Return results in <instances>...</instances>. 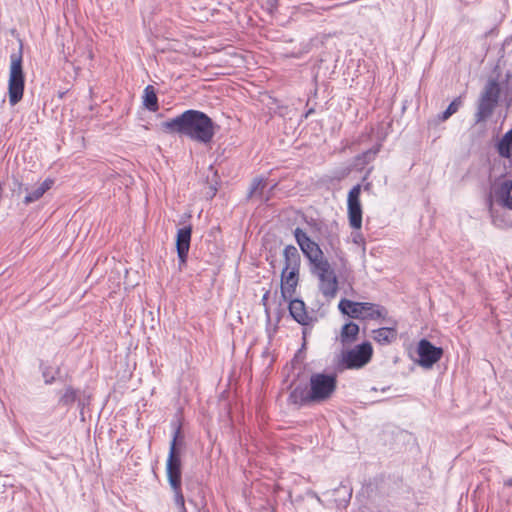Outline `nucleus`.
Instances as JSON below:
<instances>
[{"label":"nucleus","mask_w":512,"mask_h":512,"mask_svg":"<svg viewBox=\"0 0 512 512\" xmlns=\"http://www.w3.org/2000/svg\"><path fill=\"white\" fill-rule=\"evenodd\" d=\"M277 0H267V6L270 11L276 8Z\"/></svg>","instance_id":"cd10ccee"},{"label":"nucleus","mask_w":512,"mask_h":512,"mask_svg":"<svg viewBox=\"0 0 512 512\" xmlns=\"http://www.w3.org/2000/svg\"><path fill=\"white\" fill-rule=\"evenodd\" d=\"M417 353L419 355L418 364L428 369L441 359L443 350L435 347L428 340L422 339L418 343Z\"/></svg>","instance_id":"f8f14e48"},{"label":"nucleus","mask_w":512,"mask_h":512,"mask_svg":"<svg viewBox=\"0 0 512 512\" xmlns=\"http://www.w3.org/2000/svg\"><path fill=\"white\" fill-rule=\"evenodd\" d=\"M372 354V345L365 342L347 351L343 356V362L347 368H361L371 360Z\"/></svg>","instance_id":"1a4fd4ad"},{"label":"nucleus","mask_w":512,"mask_h":512,"mask_svg":"<svg viewBox=\"0 0 512 512\" xmlns=\"http://www.w3.org/2000/svg\"><path fill=\"white\" fill-rule=\"evenodd\" d=\"M373 339L382 345H387L392 343L397 338V331L394 327H382L376 330H373Z\"/></svg>","instance_id":"f3484780"},{"label":"nucleus","mask_w":512,"mask_h":512,"mask_svg":"<svg viewBox=\"0 0 512 512\" xmlns=\"http://www.w3.org/2000/svg\"><path fill=\"white\" fill-rule=\"evenodd\" d=\"M495 198L512 206V180L504 181L495 190Z\"/></svg>","instance_id":"412c9836"},{"label":"nucleus","mask_w":512,"mask_h":512,"mask_svg":"<svg viewBox=\"0 0 512 512\" xmlns=\"http://www.w3.org/2000/svg\"><path fill=\"white\" fill-rule=\"evenodd\" d=\"M353 242L358 245L364 244V238L359 232H355L352 234Z\"/></svg>","instance_id":"bb28decb"},{"label":"nucleus","mask_w":512,"mask_h":512,"mask_svg":"<svg viewBox=\"0 0 512 512\" xmlns=\"http://www.w3.org/2000/svg\"><path fill=\"white\" fill-rule=\"evenodd\" d=\"M24 72L22 68L21 52L11 55V64L8 81V97L10 105L14 106L21 101L24 93Z\"/></svg>","instance_id":"39448f33"},{"label":"nucleus","mask_w":512,"mask_h":512,"mask_svg":"<svg viewBox=\"0 0 512 512\" xmlns=\"http://www.w3.org/2000/svg\"><path fill=\"white\" fill-rule=\"evenodd\" d=\"M144 106L150 111L158 109L157 96L152 86H147L144 90Z\"/></svg>","instance_id":"5701e85b"},{"label":"nucleus","mask_w":512,"mask_h":512,"mask_svg":"<svg viewBox=\"0 0 512 512\" xmlns=\"http://www.w3.org/2000/svg\"><path fill=\"white\" fill-rule=\"evenodd\" d=\"M338 309L350 318L360 320H376L385 318L387 312L384 307L370 302H355L348 299H341Z\"/></svg>","instance_id":"20e7f679"},{"label":"nucleus","mask_w":512,"mask_h":512,"mask_svg":"<svg viewBox=\"0 0 512 512\" xmlns=\"http://www.w3.org/2000/svg\"><path fill=\"white\" fill-rule=\"evenodd\" d=\"M496 149L501 157L507 159L512 158V129L504 134L497 143Z\"/></svg>","instance_id":"aec40b11"},{"label":"nucleus","mask_w":512,"mask_h":512,"mask_svg":"<svg viewBox=\"0 0 512 512\" xmlns=\"http://www.w3.org/2000/svg\"><path fill=\"white\" fill-rule=\"evenodd\" d=\"M379 150H380V144L376 145L372 149H369V150L365 151L364 153H362L361 155H359L357 157V161H359L360 164H363V165L367 164L375 158V156L377 155Z\"/></svg>","instance_id":"a878e982"},{"label":"nucleus","mask_w":512,"mask_h":512,"mask_svg":"<svg viewBox=\"0 0 512 512\" xmlns=\"http://www.w3.org/2000/svg\"><path fill=\"white\" fill-rule=\"evenodd\" d=\"M312 272L319 279V289L323 296L327 299L334 298L338 291V280L328 260L323 261L321 266H312Z\"/></svg>","instance_id":"423d86ee"},{"label":"nucleus","mask_w":512,"mask_h":512,"mask_svg":"<svg viewBox=\"0 0 512 512\" xmlns=\"http://www.w3.org/2000/svg\"><path fill=\"white\" fill-rule=\"evenodd\" d=\"M294 236L303 254L308 258L311 265H323V261L327 259L324 257V254L319 245L312 241L308 235L300 228L295 229Z\"/></svg>","instance_id":"6e6552de"},{"label":"nucleus","mask_w":512,"mask_h":512,"mask_svg":"<svg viewBox=\"0 0 512 512\" xmlns=\"http://www.w3.org/2000/svg\"><path fill=\"white\" fill-rule=\"evenodd\" d=\"M180 431L174 433L170 443L169 454L166 464V472L169 484L174 492V501L179 512L186 510L185 499L181 490V457L177 449V439Z\"/></svg>","instance_id":"7ed1b4c3"},{"label":"nucleus","mask_w":512,"mask_h":512,"mask_svg":"<svg viewBox=\"0 0 512 512\" xmlns=\"http://www.w3.org/2000/svg\"><path fill=\"white\" fill-rule=\"evenodd\" d=\"M489 211L494 226L501 229L512 228V206L495 198L490 200Z\"/></svg>","instance_id":"9d476101"},{"label":"nucleus","mask_w":512,"mask_h":512,"mask_svg":"<svg viewBox=\"0 0 512 512\" xmlns=\"http://www.w3.org/2000/svg\"><path fill=\"white\" fill-rule=\"evenodd\" d=\"M505 485L508 487H512V478L505 481Z\"/></svg>","instance_id":"c756f323"},{"label":"nucleus","mask_w":512,"mask_h":512,"mask_svg":"<svg viewBox=\"0 0 512 512\" xmlns=\"http://www.w3.org/2000/svg\"><path fill=\"white\" fill-rule=\"evenodd\" d=\"M299 270H283L281 277V292L284 297L291 296L298 284Z\"/></svg>","instance_id":"4468645a"},{"label":"nucleus","mask_w":512,"mask_h":512,"mask_svg":"<svg viewBox=\"0 0 512 512\" xmlns=\"http://www.w3.org/2000/svg\"><path fill=\"white\" fill-rule=\"evenodd\" d=\"M79 406L81 407V410L84 408V403L82 401H79Z\"/></svg>","instance_id":"7c9ffc66"},{"label":"nucleus","mask_w":512,"mask_h":512,"mask_svg":"<svg viewBox=\"0 0 512 512\" xmlns=\"http://www.w3.org/2000/svg\"><path fill=\"white\" fill-rule=\"evenodd\" d=\"M462 105V98H455L447 107V109L439 116L441 121H446L450 118L454 113H456Z\"/></svg>","instance_id":"b1692460"},{"label":"nucleus","mask_w":512,"mask_h":512,"mask_svg":"<svg viewBox=\"0 0 512 512\" xmlns=\"http://www.w3.org/2000/svg\"><path fill=\"white\" fill-rule=\"evenodd\" d=\"M283 256L285 259V266L283 270H299L300 254L295 246H286L283 251Z\"/></svg>","instance_id":"dca6fc26"},{"label":"nucleus","mask_w":512,"mask_h":512,"mask_svg":"<svg viewBox=\"0 0 512 512\" xmlns=\"http://www.w3.org/2000/svg\"><path fill=\"white\" fill-rule=\"evenodd\" d=\"M500 89L495 81H489L481 95L478 110L475 115L476 123L485 121L493 113L498 102Z\"/></svg>","instance_id":"0eeeda50"},{"label":"nucleus","mask_w":512,"mask_h":512,"mask_svg":"<svg viewBox=\"0 0 512 512\" xmlns=\"http://www.w3.org/2000/svg\"><path fill=\"white\" fill-rule=\"evenodd\" d=\"M77 400V391L73 389L72 387H67L64 390V393L59 399V404L63 406H68L74 403Z\"/></svg>","instance_id":"393cba45"},{"label":"nucleus","mask_w":512,"mask_h":512,"mask_svg":"<svg viewBox=\"0 0 512 512\" xmlns=\"http://www.w3.org/2000/svg\"><path fill=\"white\" fill-rule=\"evenodd\" d=\"M361 185H355L348 193L347 208L350 226L355 230L362 227V207L360 203Z\"/></svg>","instance_id":"9b49d317"},{"label":"nucleus","mask_w":512,"mask_h":512,"mask_svg":"<svg viewBox=\"0 0 512 512\" xmlns=\"http://www.w3.org/2000/svg\"><path fill=\"white\" fill-rule=\"evenodd\" d=\"M267 296H268V292L264 294V296H263V299H262V300H263V301H265V300L267 299Z\"/></svg>","instance_id":"2f4dec72"},{"label":"nucleus","mask_w":512,"mask_h":512,"mask_svg":"<svg viewBox=\"0 0 512 512\" xmlns=\"http://www.w3.org/2000/svg\"><path fill=\"white\" fill-rule=\"evenodd\" d=\"M336 376L332 374L314 373L306 388L296 387L290 394L294 404H319L331 398L336 390Z\"/></svg>","instance_id":"f03ea898"},{"label":"nucleus","mask_w":512,"mask_h":512,"mask_svg":"<svg viewBox=\"0 0 512 512\" xmlns=\"http://www.w3.org/2000/svg\"><path fill=\"white\" fill-rule=\"evenodd\" d=\"M267 181L264 178H255L251 184L249 191V197L258 198L261 201H268L270 198V192H265Z\"/></svg>","instance_id":"a211bd4d"},{"label":"nucleus","mask_w":512,"mask_h":512,"mask_svg":"<svg viewBox=\"0 0 512 512\" xmlns=\"http://www.w3.org/2000/svg\"><path fill=\"white\" fill-rule=\"evenodd\" d=\"M54 184V180L47 178L42 183H40L34 190L28 192L24 198L25 204L33 203L39 200Z\"/></svg>","instance_id":"6ab92c4d"},{"label":"nucleus","mask_w":512,"mask_h":512,"mask_svg":"<svg viewBox=\"0 0 512 512\" xmlns=\"http://www.w3.org/2000/svg\"><path fill=\"white\" fill-rule=\"evenodd\" d=\"M180 512H187V510H184V511H180Z\"/></svg>","instance_id":"473e14b6"},{"label":"nucleus","mask_w":512,"mask_h":512,"mask_svg":"<svg viewBox=\"0 0 512 512\" xmlns=\"http://www.w3.org/2000/svg\"><path fill=\"white\" fill-rule=\"evenodd\" d=\"M289 311L291 316L300 324L307 325L310 317L305 309V304L302 300L294 299L289 304Z\"/></svg>","instance_id":"2eb2a0df"},{"label":"nucleus","mask_w":512,"mask_h":512,"mask_svg":"<svg viewBox=\"0 0 512 512\" xmlns=\"http://www.w3.org/2000/svg\"><path fill=\"white\" fill-rule=\"evenodd\" d=\"M43 376L45 378V382L46 383H51L52 382L53 377H46V372L45 371L43 372Z\"/></svg>","instance_id":"c85d7f7f"},{"label":"nucleus","mask_w":512,"mask_h":512,"mask_svg":"<svg viewBox=\"0 0 512 512\" xmlns=\"http://www.w3.org/2000/svg\"><path fill=\"white\" fill-rule=\"evenodd\" d=\"M359 333V326L354 322L346 323L340 333V338L343 343L353 342Z\"/></svg>","instance_id":"4be33fe9"},{"label":"nucleus","mask_w":512,"mask_h":512,"mask_svg":"<svg viewBox=\"0 0 512 512\" xmlns=\"http://www.w3.org/2000/svg\"><path fill=\"white\" fill-rule=\"evenodd\" d=\"M191 234H192V228L190 226L180 228L177 231L176 248H177V254H178L180 266H182L186 263L189 248H190Z\"/></svg>","instance_id":"ddd939ff"},{"label":"nucleus","mask_w":512,"mask_h":512,"mask_svg":"<svg viewBox=\"0 0 512 512\" xmlns=\"http://www.w3.org/2000/svg\"><path fill=\"white\" fill-rule=\"evenodd\" d=\"M166 132L187 136L193 141L207 144L214 137V123L205 113L187 110L180 116L162 123Z\"/></svg>","instance_id":"f257e3e1"}]
</instances>
